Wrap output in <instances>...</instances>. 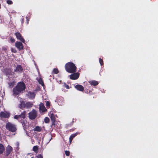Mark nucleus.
Wrapping results in <instances>:
<instances>
[{
    "label": "nucleus",
    "mask_w": 158,
    "mask_h": 158,
    "mask_svg": "<svg viewBox=\"0 0 158 158\" xmlns=\"http://www.w3.org/2000/svg\"><path fill=\"white\" fill-rule=\"evenodd\" d=\"M75 88L78 90L80 91H83L84 90V87L80 85H77L75 86Z\"/></svg>",
    "instance_id": "4468645a"
},
{
    "label": "nucleus",
    "mask_w": 158,
    "mask_h": 158,
    "mask_svg": "<svg viewBox=\"0 0 158 158\" xmlns=\"http://www.w3.org/2000/svg\"><path fill=\"white\" fill-rule=\"evenodd\" d=\"M12 148L11 146L8 145L6 148L5 155L6 156H8L12 152Z\"/></svg>",
    "instance_id": "ddd939ff"
},
{
    "label": "nucleus",
    "mask_w": 158,
    "mask_h": 158,
    "mask_svg": "<svg viewBox=\"0 0 158 158\" xmlns=\"http://www.w3.org/2000/svg\"><path fill=\"white\" fill-rule=\"evenodd\" d=\"M24 19H23H23H22V20H21L22 23H24Z\"/></svg>",
    "instance_id": "58836bf2"
},
{
    "label": "nucleus",
    "mask_w": 158,
    "mask_h": 158,
    "mask_svg": "<svg viewBox=\"0 0 158 158\" xmlns=\"http://www.w3.org/2000/svg\"><path fill=\"white\" fill-rule=\"evenodd\" d=\"M65 154L66 156H69V155L70 152L69 151H65Z\"/></svg>",
    "instance_id": "f704fd0d"
},
{
    "label": "nucleus",
    "mask_w": 158,
    "mask_h": 158,
    "mask_svg": "<svg viewBox=\"0 0 158 158\" xmlns=\"http://www.w3.org/2000/svg\"><path fill=\"white\" fill-rule=\"evenodd\" d=\"M23 69L21 65L18 64L16 67L15 69H14V72L18 73H21L23 72Z\"/></svg>",
    "instance_id": "0eeeda50"
},
{
    "label": "nucleus",
    "mask_w": 158,
    "mask_h": 158,
    "mask_svg": "<svg viewBox=\"0 0 158 158\" xmlns=\"http://www.w3.org/2000/svg\"><path fill=\"white\" fill-rule=\"evenodd\" d=\"M50 116L52 121V124L51 125V127H54L56 126V124H55L56 122L55 115L53 114L52 113L50 114Z\"/></svg>",
    "instance_id": "423d86ee"
},
{
    "label": "nucleus",
    "mask_w": 158,
    "mask_h": 158,
    "mask_svg": "<svg viewBox=\"0 0 158 158\" xmlns=\"http://www.w3.org/2000/svg\"><path fill=\"white\" fill-rule=\"evenodd\" d=\"M78 134H79V133H75L71 135L69 138H73Z\"/></svg>",
    "instance_id": "5701e85b"
},
{
    "label": "nucleus",
    "mask_w": 158,
    "mask_h": 158,
    "mask_svg": "<svg viewBox=\"0 0 158 158\" xmlns=\"http://www.w3.org/2000/svg\"><path fill=\"white\" fill-rule=\"evenodd\" d=\"M46 106L47 108H49L50 106V103L48 101L46 102Z\"/></svg>",
    "instance_id": "c756f323"
},
{
    "label": "nucleus",
    "mask_w": 158,
    "mask_h": 158,
    "mask_svg": "<svg viewBox=\"0 0 158 158\" xmlns=\"http://www.w3.org/2000/svg\"><path fill=\"white\" fill-rule=\"evenodd\" d=\"M80 74L77 72L73 73L69 76L70 78L72 80H75L77 79L79 77Z\"/></svg>",
    "instance_id": "6e6552de"
},
{
    "label": "nucleus",
    "mask_w": 158,
    "mask_h": 158,
    "mask_svg": "<svg viewBox=\"0 0 158 158\" xmlns=\"http://www.w3.org/2000/svg\"><path fill=\"white\" fill-rule=\"evenodd\" d=\"M99 63H100L101 66L103 65V60L101 58H99Z\"/></svg>",
    "instance_id": "7c9ffc66"
},
{
    "label": "nucleus",
    "mask_w": 158,
    "mask_h": 158,
    "mask_svg": "<svg viewBox=\"0 0 158 158\" xmlns=\"http://www.w3.org/2000/svg\"><path fill=\"white\" fill-rule=\"evenodd\" d=\"M10 38V42L12 43H14L15 41V39L13 38V37L11 36H10L9 37Z\"/></svg>",
    "instance_id": "a878e982"
},
{
    "label": "nucleus",
    "mask_w": 158,
    "mask_h": 158,
    "mask_svg": "<svg viewBox=\"0 0 158 158\" xmlns=\"http://www.w3.org/2000/svg\"><path fill=\"white\" fill-rule=\"evenodd\" d=\"M2 49L5 51H6L7 50V48L5 47H3L2 48Z\"/></svg>",
    "instance_id": "e433bc0d"
},
{
    "label": "nucleus",
    "mask_w": 158,
    "mask_h": 158,
    "mask_svg": "<svg viewBox=\"0 0 158 158\" xmlns=\"http://www.w3.org/2000/svg\"><path fill=\"white\" fill-rule=\"evenodd\" d=\"M26 112L23 111L20 114L15 115L14 116V118L17 119L22 124L23 129L26 132L29 127V123L27 120L26 117Z\"/></svg>",
    "instance_id": "f257e3e1"
},
{
    "label": "nucleus",
    "mask_w": 158,
    "mask_h": 158,
    "mask_svg": "<svg viewBox=\"0 0 158 158\" xmlns=\"http://www.w3.org/2000/svg\"><path fill=\"white\" fill-rule=\"evenodd\" d=\"M35 94L34 92H29L27 94V96L30 99H33L35 97Z\"/></svg>",
    "instance_id": "dca6fc26"
},
{
    "label": "nucleus",
    "mask_w": 158,
    "mask_h": 158,
    "mask_svg": "<svg viewBox=\"0 0 158 158\" xmlns=\"http://www.w3.org/2000/svg\"><path fill=\"white\" fill-rule=\"evenodd\" d=\"M5 150V148L4 146L0 144V154H2Z\"/></svg>",
    "instance_id": "aec40b11"
},
{
    "label": "nucleus",
    "mask_w": 158,
    "mask_h": 158,
    "mask_svg": "<svg viewBox=\"0 0 158 158\" xmlns=\"http://www.w3.org/2000/svg\"><path fill=\"white\" fill-rule=\"evenodd\" d=\"M65 68L66 71L69 73H73L76 71L77 67L73 62H69L66 64Z\"/></svg>",
    "instance_id": "7ed1b4c3"
},
{
    "label": "nucleus",
    "mask_w": 158,
    "mask_h": 158,
    "mask_svg": "<svg viewBox=\"0 0 158 158\" xmlns=\"http://www.w3.org/2000/svg\"><path fill=\"white\" fill-rule=\"evenodd\" d=\"M84 91L85 93L89 94H91L92 93L91 91H90L88 89H85Z\"/></svg>",
    "instance_id": "cd10ccee"
},
{
    "label": "nucleus",
    "mask_w": 158,
    "mask_h": 158,
    "mask_svg": "<svg viewBox=\"0 0 158 158\" xmlns=\"http://www.w3.org/2000/svg\"><path fill=\"white\" fill-rule=\"evenodd\" d=\"M0 116L1 118H8L10 117L9 113L6 112L2 111L0 113Z\"/></svg>",
    "instance_id": "f8f14e48"
},
{
    "label": "nucleus",
    "mask_w": 158,
    "mask_h": 158,
    "mask_svg": "<svg viewBox=\"0 0 158 158\" xmlns=\"http://www.w3.org/2000/svg\"><path fill=\"white\" fill-rule=\"evenodd\" d=\"M39 83L42 86H43L44 85V82L41 79H40L39 80Z\"/></svg>",
    "instance_id": "c85d7f7f"
},
{
    "label": "nucleus",
    "mask_w": 158,
    "mask_h": 158,
    "mask_svg": "<svg viewBox=\"0 0 158 158\" xmlns=\"http://www.w3.org/2000/svg\"><path fill=\"white\" fill-rule=\"evenodd\" d=\"M45 130V127L44 126L41 127L40 126H36L33 129V130L34 131H36L38 132H40L41 131H43V130Z\"/></svg>",
    "instance_id": "9d476101"
},
{
    "label": "nucleus",
    "mask_w": 158,
    "mask_h": 158,
    "mask_svg": "<svg viewBox=\"0 0 158 158\" xmlns=\"http://www.w3.org/2000/svg\"><path fill=\"white\" fill-rule=\"evenodd\" d=\"M31 158H34V157H31Z\"/></svg>",
    "instance_id": "a19ab883"
},
{
    "label": "nucleus",
    "mask_w": 158,
    "mask_h": 158,
    "mask_svg": "<svg viewBox=\"0 0 158 158\" xmlns=\"http://www.w3.org/2000/svg\"><path fill=\"white\" fill-rule=\"evenodd\" d=\"M37 158H43L42 155L39 154L37 156Z\"/></svg>",
    "instance_id": "c9c22d12"
},
{
    "label": "nucleus",
    "mask_w": 158,
    "mask_h": 158,
    "mask_svg": "<svg viewBox=\"0 0 158 158\" xmlns=\"http://www.w3.org/2000/svg\"><path fill=\"white\" fill-rule=\"evenodd\" d=\"M6 127L7 130L12 132H15L17 130L16 125L10 122L6 123Z\"/></svg>",
    "instance_id": "20e7f679"
},
{
    "label": "nucleus",
    "mask_w": 158,
    "mask_h": 158,
    "mask_svg": "<svg viewBox=\"0 0 158 158\" xmlns=\"http://www.w3.org/2000/svg\"><path fill=\"white\" fill-rule=\"evenodd\" d=\"M39 109L43 112H45L47 111V109L45 108L43 103H40L39 105Z\"/></svg>",
    "instance_id": "2eb2a0df"
},
{
    "label": "nucleus",
    "mask_w": 158,
    "mask_h": 158,
    "mask_svg": "<svg viewBox=\"0 0 158 158\" xmlns=\"http://www.w3.org/2000/svg\"><path fill=\"white\" fill-rule=\"evenodd\" d=\"M37 115V111L33 109L28 113V117L31 120H33L35 119Z\"/></svg>",
    "instance_id": "39448f33"
},
{
    "label": "nucleus",
    "mask_w": 158,
    "mask_h": 158,
    "mask_svg": "<svg viewBox=\"0 0 158 158\" xmlns=\"http://www.w3.org/2000/svg\"><path fill=\"white\" fill-rule=\"evenodd\" d=\"M27 24H28L29 20H28V19H27Z\"/></svg>",
    "instance_id": "ea45409f"
},
{
    "label": "nucleus",
    "mask_w": 158,
    "mask_h": 158,
    "mask_svg": "<svg viewBox=\"0 0 158 158\" xmlns=\"http://www.w3.org/2000/svg\"><path fill=\"white\" fill-rule=\"evenodd\" d=\"M72 139H69V144H70L71 143V142Z\"/></svg>",
    "instance_id": "4c0bfd02"
},
{
    "label": "nucleus",
    "mask_w": 158,
    "mask_h": 158,
    "mask_svg": "<svg viewBox=\"0 0 158 158\" xmlns=\"http://www.w3.org/2000/svg\"><path fill=\"white\" fill-rule=\"evenodd\" d=\"M50 121L48 117H45L44 119V121L46 123H48Z\"/></svg>",
    "instance_id": "bb28decb"
},
{
    "label": "nucleus",
    "mask_w": 158,
    "mask_h": 158,
    "mask_svg": "<svg viewBox=\"0 0 158 158\" xmlns=\"http://www.w3.org/2000/svg\"><path fill=\"white\" fill-rule=\"evenodd\" d=\"M26 103L24 101H21L19 104V107L22 110L26 108Z\"/></svg>",
    "instance_id": "f3484780"
},
{
    "label": "nucleus",
    "mask_w": 158,
    "mask_h": 158,
    "mask_svg": "<svg viewBox=\"0 0 158 158\" xmlns=\"http://www.w3.org/2000/svg\"><path fill=\"white\" fill-rule=\"evenodd\" d=\"M52 73L55 74H57L59 73V71L57 69L54 68L53 69Z\"/></svg>",
    "instance_id": "4be33fe9"
},
{
    "label": "nucleus",
    "mask_w": 158,
    "mask_h": 158,
    "mask_svg": "<svg viewBox=\"0 0 158 158\" xmlns=\"http://www.w3.org/2000/svg\"><path fill=\"white\" fill-rule=\"evenodd\" d=\"M11 52L13 53H15L17 52V51H16V50L15 48H11Z\"/></svg>",
    "instance_id": "2f4dec72"
},
{
    "label": "nucleus",
    "mask_w": 158,
    "mask_h": 158,
    "mask_svg": "<svg viewBox=\"0 0 158 158\" xmlns=\"http://www.w3.org/2000/svg\"><path fill=\"white\" fill-rule=\"evenodd\" d=\"M15 35L17 38L18 40L21 41L23 43H24L25 40L23 37L21 35V34L19 32H16Z\"/></svg>",
    "instance_id": "1a4fd4ad"
},
{
    "label": "nucleus",
    "mask_w": 158,
    "mask_h": 158,
    "mask_svg": "<svg viewBox=\"0 0 158 158\" xmlns=\"http://www.w3.org/2000/svg\"><path fill=\"white\" fill-rule=\"evenodd\" d=\"M47 139H42V141L43 143L48 144V143H49L51 139H48V141H47V143H45V141Z\"/></svg>",
    "instance_id": "393cba45"
},
{
    "label": "nucleus",
    "mask_w": 158,
    "mask_h": 158,
    "mask_svg": "<svg viewBox=\"0 0 158 158\" xmlns=\"http://www.w3.org/2000/svg\"><path fill=\"white\" fill-rule=\"evenodd\" d=\"M38 148L37 146H35L33 147V151L36 153H37V151H38Z\"/></svg>",
    "instance_id": "b1692460"
},
{
    "label": "nucleus",
    "mask_w": 158,
    "mask_h": 158,
    "mask_svg": "<svg viewBox=\"0 0 158 158\" xmlns=\"http://www.w3.org/2000/svg\"><path fill=\"white\" fill-rule=\"evenodd\" d=\"M26 108H31L33 105V104L31 102H27L26 103Z\"/></svg>",
    "instance_id": "6ab92c4d"
},
{
    "label": "nucleus",
    "mask_w": 158,
    "mask_h": 158,
    "mask_svg": "<svg viewBox=\"0 0 158 158\" xmlns=\"http://www.w3.org/2000/svg\"><path fill=\"white\" fill-rule=\"evenodd\" d=\"M15 81H13L12 82H9L8 84L9 85V87L10 88H11L13 87L15 84Z\"/></svg>",
    "instance_id": "412c9836"
},
{
    "label": "nucleus",
    "mask_w": 158,
    "mask_h": 158,
    "mask_svg": "<svg viewBox=\"0 0 158 158\" xmlns=\"http://www.w3.org/2000/svg\"><path fill=\"white\" fill-rule=\"evenodd\" d=\"M89 82L90 83L91 85H93L94 86H96L98 85V83L97 81L95 80L91 81H89Z\"/></svg>",
    "instance_id": "a211bd4d"
},
{
    "label": "nucleus",
    "mask_w": 158,
    "mask_h": 158,
    "mask_svg": "<svg viewBox=\"0 0 158 158\" xmlns=\"http://www.w3.org/2000/svg\"><path fill=\"white\" fill-rule=\"evenodd\" d=\"M6 2L9 5H11L13 3V2L10 0H7L6 1Z\"/></svg>",
    "instance_id": "72a5a7b5"
},
{
    "label": "nucleus",
    "mask_w": 158,
    "mask_h": 158,
    "mask_svg": "<svg viewBox=\"0 0 158 158\" xmlns=\"http://www.w3.org/2000/svg\"><path fill=\"white\" fill-rule=\"evenodd\" d=\"M25 85L23 82H19L13 89V93L15 95H18L21 92H23L25 89Z\"/></svg>",
    "instance_id": "f03ea898"
},
{
    "label": "nucleus",
    "mask_w": 158,
    "mask_h": 158,
    "mask_svg": "<svg viewBox=\"0 0 158 158\" xmlns=\"http://www.w3.org/2000/svg\"><path fill=\"white\" fill-rule=\"evenodd\" d=\"M15 46L19 50H22L23 48V44L21 42H16L15 43Z\"/></svg>",
    "instance_id": "9b49d317"
},
{
    "label": "nucleus",
    "mask_w": 158,
    "mask_h": 158,
    "mask_svg": "<svg viewBox=\"0 0 158 158\" xmlns=\"http://www.w3.org/2000/svg\"><path fill=\"white\" fill-rule=\"evenodd\" d=\"M12 73H13V74H14V72H13Z\"/></svg>",
    "instance_id": "79ce46f5"
},
{
    "label": "nucleus",
    "mask_w": 158,
    "mask_h": 158,
    "mask_svg": "<svg viewBox=\"0 0 158 158\" xmlns=\"http://www.w3.org/2000/svg\"><path fill=\"white\" fill-rule=\"evenodd\" d=\"M64 88H65L66 89H69V85H67L65 83H64Z\"/></svg>",
    "instance_id": "473e14b6"
}]
</instances>
